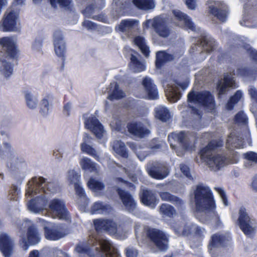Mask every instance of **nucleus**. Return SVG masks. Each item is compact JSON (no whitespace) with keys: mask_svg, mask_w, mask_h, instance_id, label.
<instances>
[{"mask_svg":"<svg viewBox=\"0 0 257 257\" xmlns=\"http://www.w3.org/2000/svg\"><path fill=\"white\" fill-rule=\"evenodd\" d=\"M28 209L35 213L48 212L54 218L69 220L70 217L63 200L54 198L48 204V198L45 195L37 196L29 201L27 204Z\"/></svg>","mask_w":257,"mask_h":257,"instance_id":"obj_1","label":"nucleus"},{"mask_svg":"<svg viewBox=\"0 0 257 257\" xmlns=\"http://www.w3.org/2000/svg\"><path fill=\"white\" fill-rule=\"evenodd\" d=\"M0 44L6 54L0 55V73L5 78L9 77L13 72V60L17 55L15 42L12 38L4 37L0 40Z\"/></svg>","mask_w":257,"mask_h":257,"instance_id":"obj_2","label":"nucleus"},{"mask_svg":"<svg viewBox=\"0 0 257 257\" xmlns=\"http://www.w3.org/2000/svg\"><path fill=\"white\" fill-rule=\"evenodd\" d=\"M223 146L221 140H213L202 148L199 153L202 162L207 164L211 170L217 171L223 167L225 164L226 158L220 155L212 156V151Z\"/></svg>","mask_w":257,"mask_h":257,"instance_id":"obj_3","label":"nucleus"},{"mask_svg":"<svg viewBox=\"0 0 257 257\" xmlns=\"http://www.w3.org/2000/svg\"><path fill=\"white\" fill-rule=\"evenodd\" d=\"M95 250L102 257H111V244L106 239L99 237H90L87 243L80 242L75 248L79 253H86L90 256L94 255L91 252Z\"/></svg>","mask_w":257,"mask_h":257,"instance_id":"obj_4","label":"nucleus"},{"mask_svg":"<svg viewBox=\"0 0 257 257\" xmlns=\"http://www.w3.org/2000/svg\"><path fill=\"white\" fill-rule=\"evenodd\" d=\"M26 190L27 197H33L35 196L45 195L50 193L55 194L59 190L57 183L54 181H48L42 177H35L27 183Z\"/></svg>","mask_w":257,"mask_h":257,"instance_id":"obj_5","label":"nucleus"},{"mask_svg":"<svg viewBox=\"0 0 257 257\" xmlns=\"http://www.w3.org/2000/svg\"><path fill=\"white\" fill-rule=\"evenodd\" d=\"M194 201L198 211H213L216 208L213 193L207 186L198 185L194 191Z\"/></svg>","mask_w":257,"mask_h":257,"instance_id":"obj_6","label":"nucleus"},{"mask_svg":"<svg viewBox=\"0 0 257 257\" xmlns=\"http://www.w3.org/2000/svg\"><path fill=\"white\" fill-rule=\"evenodd\" d=\"M17 224L21 230L27 229V233L23 232L20 235V242L24 250H27L29 245H35L40 242V234L30 220H18Z\"/></svg>","mask_w":257,"mask_h":257,"instance_id":"obj_7","label":"nucleus"},{"mask_svg":"<svg viewBox=\"0 0 257 257\" xmlns=\"http://www.w3.org/2000/svg\"><path fill=\"white\" fill-rule=\"evenodd\" d=\"M143 233L159 251L165 252L169 248V236L162 230L149 225H144Z\"/></svg>","mask_w":257,"mask_h":257,"instance_id":"obj_8","label":"nucleus"},{"mask_svg":"<svg viewBox=\"0 0 257 257\" xmlns=\"http://www.w3.org/2000/svg\"><path fill=\"white\" fill-rule=\"evenodd\" d=\"M187 99L189 102L198 103L205 107L214 105L215 102L213 95L208 90H191L187 95Z\"/></svg>","mask_w":257,"mask_h":257,"instance_id":"obj_9","label":"nucleus"},{"mask_svg":"<svg viewBox=\"0 0 257 257\" xmlns=\"http://www.w3.org/2000/svg\"><path fill=\"white\" fill-rule=\"evenodd\" d=\"M20 23L17 12L11 11L6 14L0 22V30L4 32H17L20 30Z\"/></svg>","mask_w":257,"mask_h":257,"instance_id":"obj_10","label":"nucleus"},{"mask_svg":"<svg viewBox=\"0 0 257 257\" xmlns=\"http://www.w3.org/2000/svg\"><path fill=\"white\" fill-rule=\"evenodd\" d=\"M193 137L189 132L180 131L178 133H172L169 135L168 139L171 137L176 141L185 151H192L195 147V143L192 141Z\"/></svg>","mask_w":257,"mask_h":257,"instance_id":"obj_11","label":"nucleus"},{"mask_svg":"<svg viewBox=\"0 0 257 257\" xmlns=\"http://www.w3.org/2000/svg\"><path fill=\"white\" fill-rule=\"evenodd\" d=\"M238 87L234 78L229 76L228 73H225L222 80H219L216 84L217 97L221 98L227 94L230 89L236 88Z\"/></svg>","mask_w":257,"mask_h":257,"instance_id":"obj_12","label":"nucleus"},{"mask_svg":"<svg viewBox=\"0 0 257 257\" xmlns=\"http://www.w3.org/2000/svg\"><path fill=\"white\" fill-rule=\"evenodd\" d=\"M7 167L10 171L16 176L19 175L24 177L22 169L26 167L24 160L16 152L12 153L7 160Z\"/></svg>","mask_w":257,"mask_h":257,"instance_id":"obj_13","label":"nucleus"},{"mask_svg":"<svg viewBox=\"0 0 257 257\" xmlns=\"http://www.w3.org/2000/svg\"><path fill=\"white\" fill-rule=\"evenodd\" d=\"M84 117L85 127L90 131L97 139L100 140L105 136L106 132L103 125L95 117L93 116L86 117L84 115Z\"/></svg>","mask_w":257,"mask_h":257,"instance_id":"obj_14","label":"nucleus"},{"mask_svg":"<svg viewBox=\"0 0 257 257\" xmlns=\"http://www.w3.org/2000/svg\"><path fill=\"white\" fill-rule=\"evenodd\" d=\"M149 175L153 178L162 180L169 173L167 167L163 163L156 161L149 164L147 168Z\"/></svg>","mask_w":257,"mask_h":257,"instance_id":"obj_15","label":"nucleus"},{"mask_svg":"<svg viewBox=\"0 0 257 257\" xmlns=\"http://www.w3.org/2000/svg\"><path fill=\"white\" fill-rule=\"evenodd\" d=\"M126 128L131 136L139 139L144 138L150 134V131L141 121L129 122Z\"/></svg>","mask_w":257,"mask_h":257,"instance_id":"obj_16","label":"nucleus"},{"mask_svg":"<svg viewBox=\"0 0 257 257\" xmlns=\"http://www.w3.org/2000/svg\"><path fill=\"white\" fill-rule=\"evenodd\" d=\"M231 244L232 238L229 234L216 233L211 236L209 242V247L211 248L219 247H225Z\"/></svg>","mask_w":257,"mask_h":257,"instance_id":"obj_17","label":"nucleus"},{"mask_svg":"<svg viewBox=\"0 0 257 257\" xmlns=\"http://www.w3.org/2000/svg\"><path fill=\"white\" fill-rule=\"evenodd\" d=\"M237 222L240 229L245 235L252 233L253 228L251 225V219L245 208L241 207L239 209Z\"/></svg>","mask_w":257,"mask_h":257,"instance_id":"obj_18","label":"nucleus"},{"mask_svg":"<svg viewBox=\"0 0 257 257\" xmlns=\"http://www.w3.org/2000/svg\"><path fill=\"white\" fill-rule=\"evenodd\" d=\"M139 197L143 205L151 208H155L159 201L156 194L148 189H144L140 193Z\"/></svg>","mask_w":257,"mask_h":257,"instance_id":"obj_19","label":"nucleus"},{"mask_svg":"<svg viewBox=\"0 0 257 257\" xmlns=\"http://www.w3.org/2000/svg\"><path fill=\"white\" fill-rule=\"evenodd\" d=\"M14 240L8 234H0V250L5 257H11L13 252Z\"/></svg>","mask_w":257,"mask_h":257,"instance_id":"obj_20","label":"nucleus"},{"mask_svg":"<svg viewBox=\"0 0 257 257\" xmlns=\"http://www.w3.org/2000/svg\"><path fill=\"white\" fill-rule=\"evenodd\" d=\"M44 228L45 237L49 240H58L67 234L66 229L63 225H57L51 228L47 227Z\"/></svg>","mask_w":257,"mask_h":257,"instance_id":"obj_21","label":"nucleus"},{"mask_svg":"<svg viewBox=\"0 0 257 257\" xmlns=\"http://www.w3.org/2000/svg\"><path fill=\"white\" fill-rule=\"evenodd\" d=\"M152 26L155 32L162 38H166L171 34V29L165 20L161 18H154Z\"/></svg>","mask_w":257,"mask_h":257,"instance_id":"obj_22","label":"nucleus"},{"mask_svg":"<svg viewBox=\"0 0 257 257\" xmlns=\"http://www.w3.org/2000/svg\"><path fill=\"white\" fill-rule=\"evenodd\" d=\"M92 138L87 134L83 136V141L80 144L81 151L87 155L93 157L96 160L100 161L99 154L90 144L92 143Z\"/></svg>","mask_w":257,"mask_h":257,"instance_id":"obj_23","label":"nucleus"},{"mask_svg":"<svg viewBox=\"0 0 257 257\" xmlns=\"http://www.w3.org/2000/svg\"><path fill=\"white\" fill-rule=\"evenodd\" d=\"M117 192L127 210L130 212L134 211L136 208L137 204L130 193L121 188H118Z\"/></svg>","mask_w":257,"mask_h":257,"instance_id":"obj_24","label":"nucleus"},{"mask_svg":"<svg viewBox=\"0 0 257 257\" xmlns=\"http://www.w3.org/2000/svg\"><path fill=\"white\" fill-rule=\"evenodd\" d=\"M53 43L56 55L59 57L64 58L66 52V47L62 32L60 31L57 30L54 32Z\"/></svg>","mask_w":257,"mask_h":257,"instance_id":"obj_25","label":"nucleus"},{"mask_svg":"<svg viewBox=\"0 0 257 257\" xmlns=\"http://www.w3.org/2000/svg\"><path fill=\"white\" fill-rule=\"evenodd\" d=\"M210 13L221 22H225L227 18L229 10L228 7L222 4L215 7L209 6Z\"/></svg>","mask_w":257,"mask_h":257,"instance_id":"obj_26","label":"nucleus"},{"mask_svg":"<svg viewBox=\"0 0 257 257\" xmlns=\"http://www.w3.org/2000/svg\"><path fill=\"white\" fill-rule=\"evenodd\" d=\"M142 85L146 91L148 97L151 100H155L159 98L158 91L156 85L152 79L145 77L142 80Z\"/></svg>","mask_w":257,"mask_h":257,"instance_id":"obj_27","label":"nucleus"},{"mask_svg":"<svg viewBox=\"0 0 257 257\" xmlns=\"http://www.w3.org/2000/svg\"><path fill=\"white\" fill-rule=\"evenodd\" d=\"M244 146L243 139L235 131H233L228 136L226 147L228 149H241Z\"/></svg>","mask_w":257,"mask_h":257,"instance_id":"obj_28","label":"nucleus"},{"mask_svg":"<svg viewBox=\"0 0 257 257\" xmlns=\"http://www.w3.org/2000/svg\"><path fill=\"white\" fill-rule=\"evenodd\" d=\"M173 14L175 17L176 20L179 22L181 26L192 31L195 30V26L194 23L187 14L179 10H174Z\"/></svg>","mask_w":257,"mask_h":257,"instance_id":"obj_29","label":"nucleus"},{"mask_svg":"<svg viewBox=\"0 0 257 257\" xmlns=\"http://www.w3.org/2000/svg\"><path fill=\"white\" fill-rule=\"evenodd\" d=\"M162 201H168L173 203L178 209L181 208L183 205V201L179 197L176 196L168 192H159L158 193Z\"/></svg>","mask_w":257,"mask_h":257,"instance_id":"obj_30","label":"nucleus"},{"mask_svg":"<svg viewBox=\"0 0 257 257\" xmlns=\"http://www.w3.org/2000/svg\"><path fill=\"white\" fill-rule=\"evenodd\" d=\"M174 59L173 54L168 53L164 51H159L156 53L155 65L158 69H160L168 62Z\"/></svg>","mask_w":257,"mask_h":257,"instance_id":"obj_31","label":"nucleus"},{"mask_svg":"<svg viewBox=\"0 0 257 257\" xmlns=\"http://www.w3.org/2000/svg\"><path fill=\"white\" fill-rule=\"evenodd\" d=\"M79 164L83 170H87L95 173H98L99 171L98 165L87 157H84L81 158Z\"/></svg>","mask_w":257,"mask_h":257,"instance_id":"obj_32","label":"nucleus"},{"mask_svg":"<svg viewBox=\"0 0 257 257\" xmlns=\"http://www.w3.org/2000/svg\"><path fill=\"white\" fill-rule=\"evenodd\" d=\"M111 211L110 205L101 202H96L91 207L90 211L92 214L99 213L106 214Z\"/></svg>","mask_w":257,"mask_h":257,"instance_id":"obj_33","label":"nucleus"},{"mask_svg":"<svg viewBox=\"0 0 257 257\" xmlns=\"http://www.w3.org/2000/svg\"><path fill=\"white\" fill-rule=\"evenodd\" d=\"M166 95L169 100L173 102H176L180 99L182 93L178 88L174 85L168 84L166 89Z\"/></svg>","mask_w":257,"mask_h":257,"instance_id":"obj_34","label":"nucleus"},{"mask_svg":"<svg viewBox=\"0 0 257 257\" xmlns=\"http://www.w3.org/2000/svg\"><path fill=\"white\" fill-rule=\"evenodd\" d=\"M93 224L95 230L97 232L102 230L109 231L112 227V222L111 220L96 219L93 220Z\"/></svg>","mask_w":257,"mask_h":257,"instance_id":"obj_35","label":"nucleus"},{"mask_svg":"<svg viewBox=\"0 0 257 257\" xmlns=\"http://www.w3.org/2000/svg\"><path fill=\"white\" fill-rule=\"evenodd\" d=\"M23 94L27 106L32 110L36 109L38 104L37 97L29 90L24 91Z\"/></svg>","mask_w":257,"mask_h":257,"instance_id":"obj_36","label":"nucleus"},{"mask_svg":"<svg viewBox=\"0 0 257 257\" xmlns=\"http://www.w3.org/2000/svg\"><path fill=\"white\" fill-rule=\"evenodd\" d=\"M134 5L139 10L148 11L155 7L154 0H133Z\"/></svg>","mask_w":257,"mask_h":257,"instance_id":"obj_37","label":"nucleus"},{"mask_svg":"<svg viewBox=\"0 0 257 257\" xmlns=\"http://www.w3.org/2000/svg\"><path fill=\"white\" fill-rule=\"evenodd\" d=\"M200 44L203 50L208 53L213 51L217 46V43L214 39L206 36H203L200 39Z\"/></svg>","mask_w":257,"mask_h":257,"instance_id":"obj_38","label":"nucleus"},{"mask_svg":"<svg viewBox=\"0 0 257 257\" xmlns=\"http://www.w3.org/2000/svg\"><path fill=\"white\" fill-rule=\"evenodd\" d=\"M159 211L162 216L170 218H173L176 214L175 208L167 203H162L159 207Z\"/></svg>","mask_w":257,"mask_h":257,"instance_id":"obj_39","label":"nucleus"},{"mask_svg":"<svg viewBox=\"0 0 257 257\" xmlns=\"http://www.w3.org/2000/svg\"><path fill=\"white\" fill-rule=\"evenodd\" d=\"M113 151L124 159H127L128 157V153L127 149L124 143L121 141H117L114 142L113 145Z\"/></svg>","mask_w":257,"mask_h":257,"instance_id":"obj_40","label":"nucleus"},{"mask_svg":"<svg viewBox=\"0 0 257 257\" xmlns=\"http://www.w3.org/2000/svg\"><path fill=\"white\" fill-rule=\"evenodd\" d=\"M242 97V92L241 90H237L234 94L231 96L228 100L225 108L228 110H232L233 109L234 106L236 104Z\"/></svg>","mask_w":257,"mask_h":257,"instance_id":"obj_41","label":"nucleus"},{"mask_svg":"<svg viewBox=\"0 0 257 257\" xmlns=\"http://www.w3.org/2000/svg\"><path fill=\"white\" fill-rule=\"evenodd\" d=\"M194 226L195 225H185L183 228H182L181 225H175L172 228L175 233L178 235L189 236L191 234Z\"/></svg>","mask_w":257,"mask_h":257,"instance_id":"obj_42","label":"nucleus"},{"mask_svg":"<svg viewBox=\"0 0 257 257\" xmlns=\"http://www.w3.org/2000/svg\"><path fill=\"white\" fill-rule=\"evenodd\" d=\"M155 116L162 122H167L171 117L169 110L164 107L157 108L155 109Z\"/></svg>","mask_w":257,"mask_h":257,"instance_id":"obj_43","label":"nucleus"},{"mask_svg":"<svg viewBox=\"0 0 257 257\" xmlns=\"http://www.w3.org/2000/svg\"><path fill=\"white\" fill-rule=\"evenodd\" d=\"M137 22L136 20H123L121 21L119 25L115 27V29L116 31L124 32L127 29L132 28Z\"/></svg>","mask_w":257,"mask_h":257,"instance_id":"obj_44","label":"nucleus"},{"mask_svg":"<svg viewBox=\"0 0 257 257\" xmlns=\"http://www.w3.org/2000/svg\"><path fill=\"white\" fill-rule=\"evenodd\" d=\"M80 175L74 170L68 171L67 180L70 185L74 186L80 184Z\"/></svg>","mask_w":257,"mask_h":257,"instance_id":"obj_45","label":"nucleus"},{"mask_svg":"<svg viewBox=\"0 0 257 257\" xmlns=\"http://www.w3.org/2000/svg\"><path fill=\"white\" fill-rule=\"evenodd\" d=\"M106 95V99L104 101V110L106 112H111L112 105V91L111 87L107 88L104 92Z\"/></svg>","mask_w":257,"mask_h":257,"instance_id":"obj_46","label":"nucleus"},{"mask_svg":"<svg viewBox=\"0 0 257 257\" xmlns=\"http://www.w3.org/2000/svg\"><path fill=\"white\" fill-rule=\"evenodd\" d=\"M87 186L90 189L95 192L102 191L104 188V185L101 182L93 178H91L89 180Z\"/></svg>","mask_w":257,"mask_h":257,"instance_id":"obj_47","label":"nucleus"},{"mask_svg":"<svg viewBox=\"0 0 257 257\" xmlns=\"http://www.w3.org/2000/svg\"><path fill=\"white\" fill-rule=\"evenodd\" d=\"M52 99V96L51 94L46 95L41 101L40 113L43 115H46L49 110V101Z\"/></svg>","mask_w":257,"mask_h":257,"instance_id":"obj_48","label":"nucleus"},{"mask_svg":"<svg viewBox=\"0 0 257 257\" xmlns=\"http://www.w3.org/2000/svg\"><path fill=\"white\" fill-rule=\"evenodd\" d=\"M238 75L244 77H251L257 74V69L248 67H241L237 69Z\"/></svg>","mask_w":257,"mask_h":257,"instance_id":"obj_49","label":"nucleus"},{"mask_svg":"<svg viewBox=\"0 0 257 257\" xmlns=\"http://www.w3.org/2000/svg\"><path fill=\"white\" fill-rule=\"evenodd\" d=\"M104 5L103 0H97L95 2V6H88L83 11L84 16L86 17H91L95 9H101Z\"/></svg>","mask_w":257,"mask_h":257,"instance_id":"obj_50","label":"nucleus"},{"mask_svg":"<svg viewBox=\"0 0 257 257\" xmlns=\"http://www.w3.org/2000/svg\"><path fill=\"white\" fill-rule=\"evenodd\" d=\"M15 152L11 145L8 143H4L0 147V156L2 158L6 157L7 160L9 156Z\"/></svg>","mask_w":257,"mask_h":257,"instance_id":"obj_51","label":"nucleus"},{"mask_svg":"<svg viewBox=\"0 0 257 257\" xmlns=\"http://www.w3.org/2000/svg\"><path fill=\"white\" fill-rule=\"evenodd\" d=\"M234 121L236 123L245 124L247 123L248 118L244 112L241 110L235 115Z\"/></svg>","mask_w":257,"mask_h":257,"instance_id":"obj_52","label":"nucleus"},{"mask_svg":"<svg viewBox=\"0 0 257 257\" xmlns=\"http://www.w3.org/2000/svg\"><path fill=\"white\" fill-rule=\"evenodd\" d=\"M113 235L117 236H119L124 232L125 228V223L124 221L121 222L118 224L113 221Z\"/></svg>","mask_w":257,"mask_h":257,"instance_id":"obj_53","label":"nucleus"},{"mask_svg":"<svg viewBox=\"0 0 257 257\" xmlns=\"http://www.w3.org/2000/svg\"><path fill=\"white\" fill-rule=\"evenodd\" d=\"M51 5L56 8L57 5L59 4V6L62 8H67L70 5L72 0H50Z\"/></svg>","mask_w":257,"mask_h":257,"instance_id":"obj_54","label":"nucleus"},{"mask_svg":"<svg viewBox=\"0 0 257 257\" xmlns=\"http://www.w3.org/2000/svg\"><path fill=\"white\" fill-rule=\"evenodd\" d=\"M194 231V236L199 240H203L205 237L204 233L205 229L198 225H195L193 228Z\"/></svg>","mask_w":257,"mask_h":257,"instance_id":"obj_55","label":"nucleus"},{"mask_svg":"<svg viewBox=\"0 0 257 257\" xmlns=\"http://www.w3.org/2000/svg\"><path fill=\"white\" fill-rule=\"evenodd\" d=\"M243 158L250 162L257 164V153L252 152L249 151L243 155Z\"/></svg>","mask_w":257,"mask_h":257,"instance_id":"obj_56","label":"nucleus"},{"mask_svg":"<svg viewBox=\"0 0 257 257\" xmlns=\"http://www.w3.org/2000/svg\"><path fill=\"white\" fill-rule=\"evenodd\" d=\"M246 51L250 60L257 65V50L249 47L246 49Z\"/></svg>","mask_w":257,"mask_h":257,"instance_id":"obj_57","label":"nucleus"},{"mask_svg":"<svg viewBox=\"0 0 257 257\" xmlns=\"http://www.w3.org/2000/svg\"><path fill=\"white\" fill-rule=\"evenodd\" d=\"M125 96L124 92L118 88V85L116 84L113 88V99H121Z\"/></svg>","mask_w":257,"mask_h":257,"instance_id":"obj_58","label":"nucleus"},{"mask_svg":"<svg viewBox=\"0 0 257 257\" xmlns=\"http://www.w3.org/2000/svg\"><path fill=\"white\" fill-rule=\"evenodd\" d=\"M215 190L218 192L221 197L223 203H224L225 206L228 205V200L227 198L226 197L225 192L221 188H215Z\"/></svg>","mask_w":257,"mask_h":257,"instance_id":"obj_59","label":"nucleus"},{"mask_svg":"<svg viewBox=\"0 0 257 257\" xmlns=\"http://www.w3.org/2000/svg\"><path fill=\"white\" fill-rule=\"evenodd\" d=\"M74 186V188H75L77 195H78L80 198L85 199V192H84V189L80 185V184H78Z\"/></svg>","mask_w":257,"mask_h":257,"instance_id":"obj_60","label":"nucleus"},{"mask_svg":"<svg viewBox=\"0 0 257 257\" xmlns=\"http://www.w3.org/2000/svg\"><path fill=\"white\" fill-rule=\"evenodd\" d=\"M82 26L88 30L92 31L97 29V26L94 23L88 20H85L82 23Z\"/></svg>","mask_w":257,"mask_h":257,"instance_id":"obj_61","label":"nucleus"},{"mask_svg":"<svg viewBox=\"0 0 257 257\" xmlns=\"http://www.w3.org/2000/svg\"><path fill=\"white\" fill-rule=\"evenodd\" d=\"M132 69L136 73L141 72L145 70L146 66L144 63L140 61Z\"/></svg>","mask_w":257,"mask_h":257,"instance_id":"obj_62","label":"nucleus"},{"mask_svg":"<svg viewBox=\"0 0 257 257\" xmlns=\"http://www.w3.org/2000/svg\"><path fill=\"white\" fill-rule=\"evenodd\" d=\"M125 250L126 257H137L138 252L137 249L132 248H127Z\"/></svg>","mask_w":257,"mask_h":257,"instance_id":"obj_63","label":"nucleus"},{"mask_svg":"<svg viewBox=\"0 0 257 257\" xmlns=\"http://www.w3.org/2000/svg\"><path fill=\"white\" fill-rule=\"evenodd\" d=\"M134 42L135 44L139 48L146 44L145 38L141 36H137L135 37Z\"/></svg>","mask_w":257,"mask_h":257,"instance_id":"obj_64","label":"nucleus"}]
</instances>
